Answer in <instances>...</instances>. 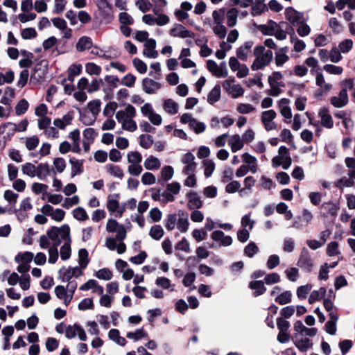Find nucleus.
Here are the masks:
<instances>
[{
	"instance_id": "obj_52",
	"label": "nucleus",
	"mask_w": 355,
	"mask_h": 355,
	"mask_svg": "<svg viewBox=\"0 0 355 355\" xmlns=\"http://www.w3.org/2000/svg\"><path fill=\"white\" fill-rule=\"evenodd\" d=\"M189 128L193 130L196 134H200L205 132L206 125L203 122L199 121L195 119L191 121Z\"/></svg>"
},
{
	"instance_id": "obj_27",
	"label": "nucleus",
	"mask_w": 355,
	"mask_h": 355,
	"mask_svg": "<svg viewBox=\"0 0 355 355\" xmlns=\"http://www.w3.org/2000/svg\"><path fill=\"white\" fill-rule=\"evenodd\" d=\"M163 109L166 113L173 115L178 113L179 105L173 100L168 98L164 101Z\"/></svg>"
},
{
	"instance_id": "obj_18",
	"label": "nucleus",
	"mask_w": 355,
	"mask_h": 355,
	"mask_svg": "<svg viewBox=\"0 0 355 355\" xmlns=\"http://www.w3.org/2000/svg\"><path fill=\"white\" fill-rule=\"evenodd\" d=\"M73 119V112H69L64 114L62 118L54 119L53 125L60 130H64L66 127L70 125Z\"/></svg>"
},
{
	"instance_id": "obj_31",
	"label": "nucleus",
	"mask_w": 355,
	"mask_h": 355,
	"mask_svg": "<svg viewBox=\"0 0 355 355\" xmlns=\"http://www.w3.org/2000/svg\"><path fill=\"white\" fill-rule=\"evenodd\" d=\"M327 290L324 287H321L319 290L313 291L309 297V304H313L316 301L321 300L325 296Z\"/></svg>"
},
{
	"instance_id": "obj_46",
	"label": "nucleus",
	"mask_w": 355,
	"mask_h": 355,
	"mask_svg": "<svg viewBox=\"0 0 355 355\" xmlns=\"http://www.w3.org/2000/svg\"><path fill=\"white\" fill-rule=\"evenodd\" d=\"M328 26L335 34H339L343 30V26L336 17H331L329 19Z\"/></svg>"
},
{
	"instance_id": "obj_38",
	"label": "nucleus",
	"mask_w": 355,
	"mask_h": 355,
	"mask_svg": "<svg viewBox=\"0 0 355 355\" xmlns=\"http://www.w3.org/2000/svg\"><path fill=\"white\" fill-rule=\"evenodd\" d=\"M292 293L290 291H286L278 295L275 301L280 305L288 304L292 300Z\"/></svg>"
},
{
	"instance_id": "obj_57",
	"label": "nucleus",
	"mask_w": 355,
	"mask_h": 355,
	"mask_svg": "<svg viewBox=\"0 0 355 355\" xmlns=\"http://www.w3.org/2000/svg\"><path fill=\"white\" fill-rule=\"evenodd\" d=\"M259 252V248L254 242H250L244 249L245 254L252 258Z\"/></svg>"
},
{
	"instance_id": "obj_33",
	"label": "nucleus",
	"mask_w": 355,
	"mask_h": 355,
	"mask_svg": "<svg viewBox=\"0 0 355 355\" xmlns=\"http://www.w3.org/2000/svg\"><path fill=\"white\" fill-rule=\"evenodd\" d=\"M71 164V177H74L83 172V161L71 157L69 159Z\"/></svg>"
},
{
	"instance_id": "obj_20",
	"label": "nucleus",
	"mask_w": 355,
	"mask_h": 355,
	"mask_svg": "<svg viewBox=\"0 0 355 355\" xmlns=\"http://www.w3.org/2000/svg\"><path fill=\"white\" fill-rule=\"evenodd\" d=\"M156 41L154 39L148 40L144 44V55L150 58H156L158 53L155 50Z\"/></svg>"
},
{
	"instance_id": "obj_35",
	"label": "nucleus",
	"mask_w": 355,
	"mask_h": 355,
	"mask_svg": "<svg viewBox=\"0 0 355 355\" xmlns=\"http://www.w3.org/2000/svg\"><path fill=\"white\" fill-rule=\"evenodd\" d=\"M278 25L279 24L274 21L270 20L268 24L261 25L260 26V31L263 35H273V33H275V31L277 29Z\"/></svg>"
},
{
	"instance_id": "obj_29",
	"label": "nucleus",
	"mask_w": 355,
	"mask_h": 355,
	"mask_svg": "<svg viewBox=\"0 0 355 355\" xmlns=\"http://www.w3.org/2000/svg\"><path fill=\"white\" fill-rule=\"evenodd\" d=\"M330 319L325 324L326 331L330 335H335L336 332V322L338 317L334 313H329Z\"/></svg>"
},
{
	"instance_id": "obj_13",
	"label": "nucleus",
	"mask_w": 355,
	"mask_h": 355,
	"mask_svg": "<svg viewBox=\"0 0 355 355\" xmlns=\"http://www.w3.org/2000/svg\"><path fill=\"white\" fill-rule=\"evenodd\" d=\"M318 116L321 119V125L328 129L333 128L334 121L329 114V108L323 107L318 112Z\"/></svg>"
},
{
	"instance_id": "obj_3",
	"label": "nucleus",
	"mask_w": 355,
	"mask_h": 355,
	"mask_svg": "<svg viewBox=\"0 0 355 355\" xmlns=\"http://www.w3.org/2000/svg\"><path fill=\"white\" fill-rule=\"evenodd\" d=\"M58 227H51L48 231L47 234L51 241H52V245L49 249V263L53 264L55 263L59 256L58 246L61 244L60 238H58Z\"/></svg>"
},
{
	"instance_id": "obj_62",
	"label": "nucleus",
	"mask_w": 355,
	"mask_h": 355,
	"mask_svg": "<svg viewBox=\"0 0 355 355\" xmlns=\"http://www.w3.org/2000/svg\"><path fill=\"white\" fill-rule=\"evenodd\" d=\"M329 60L334 63L339 62L343 57L341 55V52L338 50L337 47H333L330 52H329Z\"/></svg>"
},
{
	"instance_id": "obj_30",
	"label": "nucleus",
	"mask_w": 355,
	"mask_h": 355,
	"mask_svg": "<svg viewBox=\"0 0 355 355\" xmlns=\"http://www.w3.org/2000/svg\"><path fill=\"white\" fill-rule=\"evenodd\" d=\"M229 145L233 153H236L243 147V141L239 135H234L231 137Z\"/></svg>"
},
{
	"instance_id": "obj_4",
	"label": "nucleus",
	"mask_w": 355,
	"mask_h": 355,
	"mask_svg": "<svg viewBox=\"0 0 355 355\" xmlns=\"http://www.w3.org/2000/svg\"><path fill=\"white\" fill-rule=\"evenodd\" d=\"M235 79L234 77H230L223 83V88L232 96L236 98L244 94V90L239 84H234Z\"/></svg>"
},
{
	"instance_id": "obj_53",
	"label": "nucleus",
	"mask_w": 355,
	"mask_h": 355,
	"mask_svg": "<svg viewBox=\"0 0 355 355\" xmlns=\"http://www.w3.org/2000/svg\"><path fill=\"white\" fill-rule=\"evenodd\" d=\"M34 256L33 254L31 252H25L22 254H18L15 258V260L17 263L23 262V263H27L29 264V263L33 260Z\"/></svg>"
},
{
	"instance_id": "obj_10",
	"label": "nucleus",
	"mask_w": 355,
	"mask_h": 355,
	"mask_svg": "<svg viewBox=\"0 0 355 355\" xmlns=\"http://www.w3.org/2000/svg\"><path fill=\"white\" fill-rule=\"evenodd\" d=\"M170 35L172 37L180 38H193L195 33L181 24H175V26L170 30Z\"/></svg>"
},
{
	"instance_id": "obj_2",
	"label": "nucleus",
	"mask_w": 355,
	"mask_h": 355,
	"mask_svg": "<svg viewBox=\"0 0 355 355\" xmlns=\"http://www.w3.org/2000/svg\"><path fill=\"white\" fill-rule=\"evenodd\" d=\"M58 238H60L61 243L63 242L60 248V258L62 260L66 261L71 255L70 227L68 225H63L60 227H58Z\"/></svg>"
},
{
	"instance_id": "obj_42",
	"label": "nucleus",
	"mask_w": 355,
	"mask_h": 355,
	"mask_svg": "<svg viewBox=\"0 0 355 355\" xmlns=\"http://www.w3.org/2000/svg\"><path fill=\"white\" fill-rule=\"evenodd\" d=\"M164 231L161 225H153L149 232V235L150 237L154 239L159 241L160 240L162 236H164Z\"/></svg>"
},
{
	"instance_id": "obj_16",
	"label": "nucleus",
	"mask_w": 355,
	"mask_h": 355,
	"mask_svg": "<svg viewBox=\"0 0 355 355\" xmlns=\"http://www.w3.org/2000/svg\"><path fill=\"white\" fill-rule=\"evenodd\" d=\"M252 46L253 42L247 41L242 46L239 47L236 51L238 59L242 61H246L248 60V55L251 53V49Z\"/></svg>"
},
{
	"instance_id": "obj_12",
	"label": "nucleus",
	"mask_w": 355,
	"mask_h": 355,
	"mask_svg": "<svg viewBox=\"0 0 355 355\" xmlns=\"http://www.w3.org/2000/svg\"><path fill=\"white\" fill-rule=\"evenodd\" d=\"M348 102L349 98L346 88H343L340 91L338 96H333L331 98V103L336 108L343 107Z\"/></svg>"
},
{
	"instance_id": "obj_21",
	"label": "nucleus",
	"mask_w": 355,
	"mask_h": 355,
	"mask_svg": "<svg viewBox=\"0 0 355 355\" xmlns=\"http://www.w3.org/2000/svg\"><path fill=\"white\" fill-rule=\"evenodd\" d=\"M286 17L293 25L297 24L304 19L303 15L291 7L286 8Z\"/></svg>"
},
{
	"instance_id": "obj_26",
	"label": "nucleus",
	"mask_w": 355,
	"mask_h": 355,
	"mask_svg": "<svg viewBox=\"0 0 355 355\" xmlns=\"http://www.w3.org/2000/svg\"><path fill=\"white\" fill-rule=\"evenodd\" d=\"M144 165L146 169L154 171L160 168L161 163L158 158L153 155H150L145 159Z\"/></svg>"
},
{
	"instance_id": "obj_22",
	"label": "nucleus",
	"mask_w": 355,
	"mask_h": 355,
	"mask_svg": "<svg viewBox=\"0 0 355 355\" xmlns=\"http://www.w3.org/2000/svg\"><path fill=\"white\" fill-rule=\"evenodd\" d=\"M93 45L92 40L89 37L83 36L78 40L76 48L79 52L89 49Z\"/></svg>"
},
{
	"instance_id": "obj_19",
	"label": "nucleus",
	"mask_w": 355,
	"mask_h": 355,
	"mask_svg": "<svg viewBox=\"0 0 355 355\" xmlns=\"http://www.w3.org/2000/svg\"><path fill=\"white\" fill-rule=\"evenodd\" d=\"M178 218L177 221V228L182 233L187 232L189 230V222L188 215L184 211L180 210L178 211Z\"/></svg>"
},
{
	"instance_id": "obj_51",
	"label": "nucleus",
	"mask_w": 355,
	"mask_h": 355,
	"mask_svg": "<svg viewBox=\"0 0 355 355\" xmlns=\"http://www.w3.org/2000/svg\"><path fill=\"white\" fill-rule=\"evenodd\" d=\"M108 173L116 178L121 179L123 177V171L119 166L113 164H107L106 166Z\"/></svg>"
},
{
	"instance_id": "obj_59",
	"label": "nucleus",
	"mask_w": 355,
	"mask_h": 355,
	"mask_svg": "<svg viewBox=\"0 0 355 355\" xmlns=\"http://www.w3.org/2000/svg\"><path fill=\"white\" fill-rule=\"evenodd\" d=\"M203 166L205 168V176L207 178L210 177L215 169L214 162L211 159H205L203 161Z\"/></svg>"
},
{
	"instance_id": "obj_24",
	"label": "nucleus",
	"mask_w": 355,
	"mask_h": 355,
	"mask_svg": "<svg viewBox=\"0 0 355 355\" xmlns=\"http://www.w3.org/2000/svg\"><path fill=\"white\" fill-rule=\"evenodd\" d=\"M36 168V176L40 180H45L51 172L50 166L47 163H40L37 166Z\"/></svg>"
},
{
	"instance_id": "obj_40",
	"label": "nucleus",
	"mask_w": 355,
	"mask_h": 355,
	"mask_svg": "<svg viewBox=\"0 0 355 355\" xmlns=\"http://www.w3.org/2000/svg\"><path fill=\"white\" fill-rule=\"evenodd\" d=\"M220 97V87L216 85L209 93L207 96V101L210 104H214L218 101Z\"/></svg>"
},
{
	"instance_id": "obj_17",
	"label": "nucleus",
	"mask_w": 355,
	"mask_h": 355,
	"mask_svg": "<svg viewBox=\"0 0 355 355\" xmlns=\"http://www.w3.org/2000/svg\"><path fill=\"white\" fill-rule=\"evenodd\" d=\"M295 346L302 352H306L309 349L312 347V342L309 338L299 337L297 334L294 336Z\"/></svg>"
},
{
	"instance_id": "obj_25",
	"label": "nucleus",
	"mask_w": 355,
	"mask_h": 355,
	"mask_svg": "<svg viewBox=\"0 0 355 355\" xmlns=\"http://www.w3.org/2000/svg\"><path fill=\"white\" fill-rule=\"evenodd\" d=\"M289 100L287 98H282L279 101V107L281 114L286 119L292 118V112L291 107L288 106Z\"/></svg>"
},
{
	"instance_id": "obj_44",
	"label": "nucleus",
	"mask_w": 355,
	"mask_h": 355,
	"mask_svg": "<svg viewBox=\"0 0 355 355\" xmlns=\"http://www.w3.org/2000/svg\"><path fill=\"white\" fill-rule=\"evenodd\" d=\"M37 166L31 162H27L21 166V171L23 174L31 178H34L37 174Z\"/></svg>"
},
{
	"instance_id": "obj_36",
	"label": "nucleus",
	"mask_w": 355,
	"mask_h": 355,
	"mask_svg": "<svg viewBox=\"0 0 355 355\" xmlns=\"http://www.w3.org/2000/svg\"><path fill=\"white\" fill-rule=\"evenodd\" d=\"M17 131V124L11 122L5 123L0 125V134L7 133L8 136H12Z\"/></svg>"
},
{
	"instance_id": "obj_7",
	"label": "nucleus",
	"mask_w": 355,
	"mask_h": 355,
	"mask_svg": "<svg viewBox=\"0 0 355 355\" xmlns=\"http://www.w3.org/2000/svg\"><path fill=\"white\" fill-rule=\"evenodd\" d=\"M58 273L59 277L62 282H69L72 277H78L83 275V272L78 266L73 268L62 267L59 270Z\"/></svg>"
},
{
	"instance_id": "obj_58",
	"label": "nucleus",
	"mask_w": 355,
	"mask_h": 355,
	"mask_svg": "<svg viewBox=\"0 0 355 355\" xmlns=\"http://www.w3.org/2000/svg\"><path fill=\"white\" fill-rule=\"evenodd\" d=\"M284 273L288 279L292 282H295L299 277V270L297 268H289L285 270Z\"/></svg>"
},
{
	"instance_id": "obj_49",
	"label": "nucleus",
	"mask_w": 355,
	"mask_h": 355,
	"mask_svg": "<svg viewBox=\"0 0 355 355\" xmlns=\"http://www.w3.org/2000/svg\"><path fill=\"white\" fill-rule=\"evenodd\" d=\"M101 102L98 99L93 100L88 103L87 107L95 119L96 116L100 112Z\"/></svg>"
},
{
	"instance_id": "obj_45",
	"label": "nucleus",
	"mask_w": 355,
	"mask_h": 355,
	"mask_svg": "<svg viewBox=\"0 0 355 355\" xmlns=\"http://www.w3.org/2000/svg\"><path fill=\"white\" fill-rule=\"evenodd\" d=\"M155 284L164 289H169L170 291H174L175 285L171 284L169 279L164 277H159L155 279Z\"/></svg>"
},
{
	"instance_id": "obj_8",
	"label": "nucleus",
	"mask_w": 355,
	"mask_h": 355,
	"mask_svg": "<svg viewBox=\"0 0 355 355\" xmlns=\"http://www.w3.org/2000/svg\"><path fill=\"white\" fill-rule=\"evenodd\" d=\"M320 216L324 218L336 217L339 209V204L332 201L324 202L321 205Z\"/></svg>"
},
{
	"instance_id": "obj_56",
	"label": "nucleus",
	"mask_w": 355,
	"mask_h": 355,
	"mask_svg": "<svg viewBox=\"0 0 355 355\" xmlns=\"http://www.w3.org/2000/svg\"><path fill=\"white\" fill-rule=\"evenodd\" d=\"M53 166L55 170V171L53 170L54 174L55 172L62 173L66 168V162L62 157H57L53 160Z\"/></svg>"
},
{
	"instance_id": "obj_11",
	"label": "nucleus",
	"mask_w": 355,
	"mask_h": 355,
	"mask_svg": "<svg viewBox=\"0 0 355 355\" xmlns=\"http://www.w3.org/2000/svg\"><path fill=\"white\" fill-rule=\"evenodd\" d=\"M136 115V110L132 105H128L124 110H119L116 113V119L121 123L128 119H133Z\"/></svg>"
},
{
	"instance_id": "obj_28",
	"label": "nucleus",
	"mask_w": 355,
	"mask_h": 355,
	"mask_svg": "<svg viewBox=\"0 0 355 355\" xmlns=\"http://www.w3.org/2000/svg\"><path fill=\"white\" fill-rule=\"evenodd\" d=\"M108 337L120 346H124L126 344L125 338L120 336L119 331L116 329H110L108 332Z\"/></svg>"
},
{
	"instance_id": "obj_64",
	"label": "nucleus",
	"mask_w": 355,
	"mask_h": 355,
	"mask_svg": "<svg viewBox=\"0 0 355 355\" xmlns=\"http://www.w3.org/2000/svg\"><path fill=\"white\" fill-rule=\"evenodd\" d=\"M86 72L89 75H99L101 72L100 66L93 63L89 62L85 65Z\"/></svg>"
},
{
	"instance_id": "obj_1",
	"label": "nucleus",
	"mask_w": 355,
	"mask_h": 355,
	"mask_svg": "<svg viewBox=\"0 0 355 355\" xmlns=\"http://www.w3.org/2000/svg\"><path fill=\"white\" fill-rule=\"evenodd\" d=\"M255 59L251 65L253 71L263 69L267 67L273 59V53L271 50H266L263 46H257L254 49Z\"/></svg>"
},
{
	"instance_id": "obj_6",
	"label": "nucleus",
	"mask_w": 355,
	"mask_h": 355,
	"mask_svg": "<svg viewBox=\"0 0 355 355\" xmlns=\"http://www.w3.org/2000/svg\"><path fill=\"white\" fill-rule=\"evenodd\" d=\"M106 231L110 233L116 232V239H125L127 236L124 225L119 224L116 220L112 218L107 222Z\"/></svg>"
},
{
	"instance_id": "obj_63",
	"label": "nucleus",
	"mask_w": 355,
	"mask_h": 355,
	"mask_svg": "<svg viewBox=\"0 0 355 355\" xmlns=\"http://www.w3.org/2000/svg\"><path fill=\"white\" fill-rule=\"evenodd\" d=\"M153 143V137L149 135H141L139 137V144L142 148L145 149L149 148Z\"/></svg>"
},
{
	"instance_id": "obj_15",
	"label": "nucleus",
	"mask_w": 355,
	"mask_h": 355,
	"mask_svg": "<svg viewBox=\"0 0 355 355\" xmlns=\"http://www.w3.org/2000/svg\"><path fill=\"white\" fill-rule=\"evenodd\" d=\"M186 196L188 199L187 206L190 209H197L202 207V202L196 191H191Z\"/></svg>"
},
{
	"instance_id": "obj_54",
	"label": "nucleus",
	"mask_w": 355,
	"mask_h": 355,
	"mask_svg": "<svg viewBox=\"0 0 355 355\" xmlns=\"http://www.w3.org/2000/svg\"><path fill=\"white\" fill-rule=\"evenodd\" d=\"M353 47V41L351 39H345L339 43L338 50L343 53H348Z\"/></svg>"
},
{
	"instance_id": "obj_14",
	"label": "nucleus",
	"mask_w": 355,
	"mask_h": 355,
	"mask_svg": "<svg viewBox=\"0 0 355 355\" xmlns=\"http://www.w3.org/2000/svg\"><path fill=\"white\" fill-rule=\"evenodd\" d=\"M162 87V85L150 78H145L142 80L144 91L148 94L156 93Z\"/></svg>"
},
{
	"instance_id": "obj_23",
	"label": "nucleus",
	"mask_w": 355,
	"mask_h": 355,
	"mask_svg": "<svg viewBox=\"0 0 355 355\" xmlns=\"http://www.w3.org/2000/svg\"><path fill=\"white\" fill-rule=\"evenodd\" d=\"M249 288L252 290H254L253 293L254 297L263 295L266 291L264 283L262 281L259 280L251 281L249 283Z\"/></svg>"
},
{
	"instance_id": "obj_37",
	"label": "nucleus",
	"mask_w": 355,
	"mask_h": 355,
	"mask_svg": "<svg viewBox=\"0 0 355 355\" xmlns=\"http://www.w3.org/2000/svg\"><path fill=\"white\" fill-rule=\"evenodd\" d=\"M24 144L28 150H35L39 145L40 139L38 137L34 135L30 137L22 138Z\"/></svg>"
},
{
	"instance_id": "obj_47",
	"label": "nucleus",
	"mask_w": 355,
	"mask_h": 355,
	"mask_svg": "<svg viewBox=\"0 0 355 355\" xmlns=\"http://www.w3.org/2000/svg\"><path fill=\"white\" fill-rule=\"evenodd\" d=\"M127 159L130 164H141L142 155L138 151H130L127 154Z\"/></svg>"
},
{
	"instance_id": "obj_43",
	"label": "nucleus",
	"mask_w": 355,
	"mask_h": 355,
	"mask_svg": "<svg viewBox=\"0 0 355 355\" xmlns=\"http://www.w3.org/2000/svg\"><path fill=\"white\" fill-rule=\"evenodd\" d=\"M238 10L235 8H231L227 12V24L229 27H233L236 24Z\"/></svg>"
},
{
	"instance_id": "obj_61",
	"label": "nucleus",
	"mask_w": 355,
	"mask_h": 355,
	"mask_svg": "<svg viewBox=\"0 0 355 355\" xmlns=\"http://www.w3.org/2000/svg\"><path fill=\"white\" fill-rule=\"evenodd\" d=\"M297 25H298V28L297 29V33L298 35L301 37H305L309 35L311 32V28L309 25H307L304 21V19L301 21L300 23H298Z\"/></svg>"
},
{
	"instance_id": "obj_9",
	"label": "nucleus",
	"mask_w": 355,
	"mask_h": 355,
	"mask_svg": "<svg viewBox=\"0 0 355 355\" xmlns=\"http://www.w3.org/2000/svg\"><path fill=\"white\" fill-rule=\"evenodd\" d=\"M297 266L307 272H311L312 270L313 262L310 257L309 250L306 248H304L302 250L297 261Z\"/></svg>"
},
{
	"instance_id": "obj_55",
	"label": "nucleus",
	"mask_w": 355,
	"mask_h": 355,
	"mask_svg": "<svg viewBox=\"0 0 355 355\" xmlns=\"http://www.w3.org/2000/svg\"><path fill=\"white\" fill-rule=\"evenodd\" d=\"M29 106L28 102L26 99L20 100L15 106V113L17 116L24 114Z\"/></svg>"
},
{
	"instance_id": "obj_48",
	"label": "nucleus",
	"mask_w": 355,
	"mask_h": 355,
	"mask_svg": "<svg viewBox=\"0 0 355 355\" xmlns=\"http://www.w3.org/2000/svg\"><path fill=\"white\" fill-rule=\"evenodd\" d=\"M312 285L306 284V285L300 286L297 288L296 295L300 300H304L306 297L308 293L311 291Z\"/></svg>"
},
{
	"instance_id": "obj_50",
	"label": "nucleus",
	"mask_w": 355,
	"mask_h": 355,
	"mask_svg": "<svg viewBox=\"0 0 355 355\" xmlns=\"http://www.w3.org/2000/svg\"><path fill=\"white\" fill-rule=\"evenodd\" d=\"M73 216L78 220L85 221L89 218L85 209L82 207H78L73 209Z\"/></svg>"
},
{
	"instance_id": "obj_32",
	"label": "nucleus",
	"mask_w": 355,
	"mask_h": 355,
	"mask_svg": "<svg viewBox=\"0 0 355 355\" xmlns=\"http://www.w3.org/2000/svg\"><path fill=\"white\" fill-rule=\"evenodd\" d=\"M89 254L86 249L81 248L78 251V263L80 269H85L89 263Z\"/></svg>"
},
{
	"instance_id": "obj_5",
	"label": "nucleus",
	"mask_w": 355,
	"mask_h": 355,
	"mask_svg": "<svg viewBox=\"0 0 355 355\" xmlns=\"http://www.w3.org/2000/svg\"><path fill=\"white\" fill-rule=\"evenodd\" d=\"M183 164L182 174H192L196 172L197 164L195 162V156L190 152L185 153L181 158Z\"/></svg>"
},
{
	"instance_id": "obj_41",
	"label": "nucleus",
	"mask_w": 355,
	"mask_h": 355,
	"mask_svg": "<svg viewBox=\"0 0 355 355\" xmlns=\"http://www.w3.org/2000/svg\"><path fill=\"white\" fill-rule=\"evenodd\" d=\"M148 336V334L144 329V328L137 329L135 331H130L126 334V337L129 339L133 340L134 341H138L142 338Z\"/></svg>"
},
{
	"instance_id": "obj_60",
	"label": "nucleus",
	"mask_w": 355,
	"mask_h": 355,
	"mask_svg": "<svg viewBox=\"0 0 355 355\" xmlns=\"http://www.w3.org/2000/svg\"><path fill=\"white\" fill-rule=\"evenodd\" d=\"M95 276L99 279L103 280H110L112 277V273L108 268H104L102 269L98 270Z\"/></svg>"
},
{
	"instance_id": "obj_39",
	"label": "nucleus",
	"mask_w": 355,
	"mask_h": 355,
	"mask_svg": "<svg viewBox=\"0 0 355 355\" xmlns=\"http://www.w3.org/2000/svg\"><path fill=\"white\" fill-rule=\"evenodd\" d=\"M178 216L175 214H168L164 220V226L168 231L175 229L177 225Z\"/></svg>"
},
{
	"instance_id": "obj_34",
	"label": "nucleus",
	"mask_w": 355,
	"mask_h": 355,
	"mask_svg": "<svg viewBox=\"0 0 355 355\" xmlns=\"http://www.w3.org/2000/svg\"><path fill=\"white\" fill-rule=\"evenodd\" d=\"M315 83L324 92H329L332 87L331 84L325 83L324 77L321 72H317Z\"/></svg>"
}]
</instances>
